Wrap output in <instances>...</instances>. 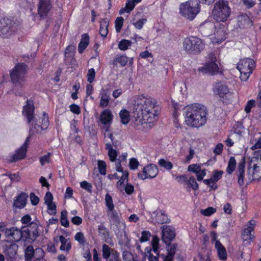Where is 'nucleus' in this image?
<instances>
[{
  "label": "nucleus",
  "mask_w": 261,
  "mask_h": 261,
  "mask_svg": "<svg viewBox=\"0 0 261 261\" xmlns=\"http://www.w3.org/2000/svg\"><path fill=\"white\" fill-rule=\"evenodd\" d=\"M98 232L99 236L106 242L109 236V232L107 228L103 224H100L98 225Z\"/></svg>",
  "instance_id": "32"
},
{
  "label": "nucleus",
  "mask_w": 261,
  "mask_h": 261,
  "mask_svg": "<svg viewBox=\"0 0 261 261\" xmlns=\"http://www.w3.org/2000/svg\"><path fill=\"white\" fill-rule=\"evenodd\" d=\"M213 90L214 93L220 97H224L227 94H231L227 86L221 82L216 83Z\"/></svg>",
  "instance_id": "19"
},
{
  "label": "nucleus",
  "mask_w": 261,
  "mask_h": 261,
  "mask_svg": "<svg viewBox=\"0 0 261 261\" xmlns=\"http://www.w3.org/2000/svg\"><path fill=\"white\" fill-rule=\"evenodd\" d=\"M61 224L65 227H69V222L67 219V212L63 210L61 213Z\"/></svg>",
  "instance_id": "39"
},
{
  "label": "nucleus",
  "mask_w": 261,
  "mask_h": 261,
  "mask_svg": "<svg viewBox=\"0 0 261 261\" xmlns=\"http://www.w3.org/2000/svg\"><path fill=\"white\" fill-rule=\"evenodd\" d=\"M18 25L8 18L0 19V36L8 37L17 30Z\"/></svg>",
  "instance_id": "9"
},
{
  "label": "nucleus",
  "mask_w": 261,
  "mask_h": 261,
  "mask_svg": "<svg viewBox=\"0 0 261 261\" xmlns=\"http://www.w3.org/2000/svg\"><path fill=\"white\" fill-rule=\"evenodd\" d=\"M124 19L122 17H118L115 20V28L117 33L120 32L123 24Z\"/></svg>",
  "instance_id": "49"
},
{
  "label": "nucleus",
  "mask_w": 261,
  "mask_h": 261,
  "mask_svg": "<svg viewBox=\"0 0 261 261\" xmlns=\"http://www.w3.org/2000/svg\"><path fill=\"white\" fill-rule=\"evenodd\" d=\"M28 196V195L23 192H22L19 194L16 199L14 202V206L18 208H22L24 207L27 203V199Z\"/></svg>",
  "instance_id": "22"
},
{
  "label": "nucleus",
  "mask_w": 261,
  "mask_h": 261,
  "mask_svg": "<svg viewBox=\"0 0 261 261\" xmlns=\"http://www.w3.org/2000/svg\"><path fill=\"white\" fill-rule=\"evenodd\" d=\"M89 43V37L87 34H84L82 35V38L79 44L78 50L79 53L82 54L87 47Z\"/></svg>",
  "instance_id": "26"
},
{
  "label": "nucleus",
  "mask_w": 261,
  "mask_h": 261,
  "mask_svg": "<svg viewBox=\"0 0 261 261\" xmlns=\"http://www.w3.org/2000/svg\"><path fill=\"white\" fill-rule=\"evenodd\" d=\"M216 211V210L213 207H208V208L201 210L200 211L201 214L204 216H210L213 214L215 213Z\"/></svg>",
  "instance_id": "52"
},
{
  "label": "nucleus",
  "mask_w": 261,
  "mask_h": 261,
  "mask_svg": "<svg viewBox=\"0 0 261 261\" xmlns=\"http://www.w3.org/2000/svg\"><path fill=\"white\" fill-rule=\"evenodd\" d=\"M135 5V3L133 2L128 0L126 3L125 7L121 9L119 11V14L122 15L125 12H129L134 9Z\"/></svg>",
  "instance_id": "37"
},
{
  "label": "nucleus",
  "mask_w": 261,
  "mask_h": 261,
  "mask_svg": "<svg viewBox=\"0 0 261 261\" xmlns=\"http://www.w3.org/2000/svg\"><path fill=\"white\" fill-rule=\"evenodd\" d=\"M108 216L111 222L117 223L119 222L118 214L114 209H113V210L108 211Z\"/></svg>",
  "instance_id": "35"
},
{
  "label": "nucleus",
  "mask_w": 261,
  "mask_h": 261,
  "mask_svg": "<svg viewBox=\"0 0 261 261\" xmlns=\"http://www.w3.org/2000/svg\"><path fill=\"white\" fill-rule=\"evenodd\" d=\"M185 110V122L189 126L199 128L205 124L207 111L203 105L192 104L186 107Z\"/></svg>",
  "instance_id": "2"
},
{
  "label": "nucleus",
  "mask_w": 261,
  "mask_h": 261,
  "mask_svg": "<svg viewBox=\"0 0 261 261\" xmlns=\"http://www.w3.org/2000/svg\"><path fill=\"white\" fill-rule=\"evenodd\" d=\"M166 244L167 245L168 253L171 254V255L174 256L176 245L175 244H171V243Z\"/></svg>",
  "instance_id": "56"
},
{
  "label": "nucleus",
  "mask_w": 261,
  "mask_h": 261,
  "mask_svg": "<svg viewBox=\"0 0 261 261\" xmlns=\"http://www.w3.org/2000/svg\"><path fill=\"white\" fill-rule=\"evenodd\" d=\"M74 239L81 245L86 243V240L84 233L82 232H78L74 236Z\"/></svg>",
  "instance_id": "48"
},
{
  "label": "nucleus",
  "mask_w": 261,
  "mask_h": 261,
  "mask_svg": "<svg viewBox=\"0 0 261 261\" xmlns=\"http://www.w3.org/2000/svg\"><path fill=\"white\" fill-rule=\"evenodd\" d=\"M156 220L158 223L163 224L168 222L167 216L163 212L158 213L156 215Z\"/></svg>",
  "instance_id": "42"
},
{
  "label": "nucleus",
  "mask_w": 261,
  "mask_h": 261,
  "mask_svg": "<svg viewBox=\"0 0 261 261\" xmlns=\"http://www.w3.org/2000/svg\"><path fill=\"white\" fill-rule=\"evenodd\" d=\"M151 236V233L149 231H143L142 232V236L140 239L141 243L147 241Z\"/></svg>",
  "instance_id": "55"
},
{
  "label": "nucleus",
  "mask_w": 261,
  "mask_h": 261,
  "mask_svg": "<svg viewBox=\"0 0 261 261\" xmlns=\"http://www.w3.org/2000/svg\"><path fill=\"white\" fill-rule=\"evenodd\" d=\"M49 122L48 116L46 114V113H44L43 114V117L42 118L41 129H46L49 125Z\"/></svg>",
  "instance_id": "46"
},
{
  "label": "nucleus",
  "mask_w": 261,
  "mask_h": 261,
  "mask_svg": "<svg viewBox=\"0 0 261 261\" xmlns=\"http://www.w3.org/2000/svg\"><path fill=\"white\" fill-rule=\"evenodd\" d=\"M215 248L217 250L219 258L221 260L226 259L227 253L225 248L219 241H217L216 242H215Z\"/></svg>",
  "instance_id": "25"
},
{
  "label": "nucleus",
  "mask_w": 261,
  "mask_h": 261,
  "mask_svg": "<svg viewBox=\"0 0 261 261\" xmlns=\"http://www.w3.org/2000/svg\"><path fill=\"white\" fill-rule=\"evenodd\" d=\"M159 164L161 167L166 169L167 170H170L173 167V165L171 162L167 161L163 159H160L159 161Z\"/></svg>",
  "instance_id": "45"
},
{
  "label": "nucleus",
  "mask_w": 261,
  "mask_h": 261,
  "mask_svg": "<svg viewBox=\"0 0 261 261\" xmlns=\"http://www.w3.org/2000/svg\"><path fill=\"white\" fill-rule=\"evenodd\" d=\"M35 249L33 246H28L24 251V257L26 261H35L34 259Z\"/></svg>",
  "instance_id": "31"
},
{
  "label": "nucleus",
  "mask_w": 261,
  "mask_h": 261,
  "mask_svg": "<svg viewBox=\"0 0 261 261\" xmlns=\"http://www.w3.org/2000/svg\"><path fill=\"white\" fill-rule=\"evenodd\" d=\"M146 21L147 20L146 18H142L138 20L136 22H134L133 25L136 28L140 30L142 28L144 24L146 22Z\"/></svg>",
  "instance_id": "58"
},
{
  "label": "nucleus",
  "mask_w": 261,
  "mask_h": 261,
  "mask_svg": "<svg viewBox=\"0 0 261 261\" xmlns=\"http://www.w3.org/2000/svg\"><path fill=\"white\" fill-rule=\"evenodd\" d=\"M95 72L93 68H91L89 69L88 73H87V81L90 83H92L95 78Z\"/></svg>",
  "instance_id": "53"
},
{
  "label": "nucleus",
  "mask_w": 261,
  "mask_h": 261,
  "mask_svg": "<svg viewBox=\"0 0 261 261\" xmlns=\"http://www.w3.org/2000/svg\"><path fill=\"white\" fill-rule=\"evenodd\" d=\"M156 99L143 95L137 96L134 100V108L137 112L140 113L142 118L136 119L135 125L136 129L146 132V128L153 126L158 118Z\"/></svg>",
  "instance_id": "1"
},
{
  "label": "nucleus",
  "mask_w": 261,
  "mask_h": 261,
  "mask_svg": "<svg viewBox=\"0 0 261 261\" xmlns=\"http://www.w3.org/2000/svg\"><path fill=\"white\" fill-rule=\"evenodd\" d=\"M158 172L157 166L151 164L145 166L143 169V173H138V177L143 180L148 178H153L156 177Z\"/></svg>",
  "instance_id": "12"
},
{
  "label": "nucleus",
  "mask_w": 261,
  "mask_h": 261,
  "mask_svg": "<svg viewBox=\"0 0 261 261\" xmlns=\"http://www.w3.org/2000/svg\"><path fill=\"white\" fill-rule=\"evenodd\" d=\"M236 160H235L233 156L230 157L229 162H228V167H227V170H226L227 172L229 174H231L232 172L233 171V170H234V169L236 168Z\"/></svg>",
  "instance_id": "40"
},
{
  "label": "nucleus",
  "mask_w": 261,
  "mask_h": 261,
  "mask_svg": "<svg viewBox=\"0 0 261 261\" xmlns=\"http://www.w3.org/2000/svg\"><path fill=\"white\" fill-rule=\"evenodd\" d=\"M23 114L27 118L29 123L32 122V125L30 126V134L28 137H30L34 134H40L42 130L41 129V126L37 124V120L34 117V103L32 100H28L27 105L23 107Z\"/></svg>",
  "instance_id": "3"
},
{
  "label": "nucleus",
  "mask_w": 261,
  "mask_h": 261,
  "mask_svg": "<svg viewBox=\"0 0 261 261\" xmlns=\"http://www.w3.org/2000/svg\"><path fill=\"white\" fill-rule=\"evenodd\" d=\"M109 20L103 19L100 22L99 33L102 37H106L108 33Z\"/></svg>",
  "instance_id": "29"
},
{
  "label": "nucleus",
  "mask_w": 261,
  "mask_h": 261,
  "mask_svg": "<svg viewBox=\"0 0 261 261\" xmlns=\"http://www.w3.org/2000/svg\"><path fill=\"white\" fill-rule=\"evenodd\" d=\"M51 8V6L50 0H39L38 12L41 17L43 18L46 16Z\"/></svg>",
  "instance_id": "18"
},
{
  "label": "nucleus",
  "mask_w": 261,
  "mask_h": 261,
  "mask_svg": "<svg viewBox=\"0 0 261 261\" xmlns=\"http://www.w3.org/2000/svg\"><path fill=\"white\" fill-rule=\"evenodd\" d=\"M106 261H121L120 258L119 254L118 252H115L113 254V256L106 260Z\"/></svg>",
  "instance_id": "64"
},
{
  "label": "nucleus",
  "mask_w": 261,
  "mask_h": 261,
  "mask_svg": "<svg viewBox=\"0 0 261 261\" xmlns=\"http://www.w3.org/2000/svg\"><path fill=\"white\" fill-rule=\"evenodd\" d=\"M226 28L224 26L218 28L215 33L214 42L221 43L226 39Z\"/></svg>",
  "instance_id": "23"
},
{
  "label": "nucleus",
  "mask_w": 261,
  "mask_h": 261,
  "mask_svg": "<svg viewBox=\"0 0 261 261\" xmlns=\"http://www.w3.org/2000/svg\"><path fill=\"white\" fill-rule=\"evenodd\" d=\"M121 172L122 173V175L120 179L117 182V186L123 187L125 180L126 179L127 180H128V172L127 171H123V170Z\"/></svg>",
  "instance_id": "51"
},
{
  "label": "nucleus",
  "mask_w": 261,
  "mask_h": 261,
  "mask_svg": "<svg viewBox=\"0 0 261 261\" xmlns=\"http://www.w3.org/2000/svg\"><path fill=\"white\" fill-rule=\"evenodd\" d=\"M162 240L165 244L171 243L175 237V230L172 226L164 225L162 227Z\"/></svg>",
  "instance_id": "13"
},
{
  "label": "nucleus",
  "mask_w": 261,
  "mask_h": 261,
  "mask_svg": "<svg viewBox=\"0 0 261 261\" xmlns=\"http://www.w3.org/2000/svg\"><path fill=\"white\" fill-rule=\"evenodd\" d=\"M100 95L101 98L99 103L100 106L102 108L106 107L108 105L110 99L108 90L102 89L100 92Z\"/></svg>",
  "instance_id": "24"
},
{
  "label": "nucleus",
  "mask_w": 261,
  "mask_h": 261,
  "mask_svg": "<svg viewBox=\"0 0 261 261\" xmlns=\"http://www.w3.org/2000/svg\"><path fill=\"white\" fill-rule=\"evenodd\" d=\"M255 103V101L253 100H249L245 108V111L247 113H249L251 108L254 106Z\"/></svg>",
  "instance_id": "63"
},
{
  "label": "nucleus",
  "mask_w": 261,
  "mask_h": 261,
  "mask_svg": "<svg viewBox=\"0 0 261 261\" xmlns=\"http://www.w3.org/2000/svg\"><path fill=\"white\" fill-rule=\"evenodd\" d=\"M30 199L31 203L33 205H36L39 201V198L35 195L34 193H31L30 194Z\"/></svg>",
  "instance_id": "61"
},
{
  "label": "nucleus",
  "mask_w": 261,
  "mask_h": 261,
  "mask_svg": "<svg viewBox=\"0 0 261 261\" xmlns=\"http://www.w3.org/2000/svg\"><path fill=\"white\" fill-rule=\"evenodd\" d=\"M254 65V61L249 58L242 59L237 65V69L241 73L240 78L242 81H246L252 72Z\"/></svg>",
  "instance_id": "8"
},
{
  "label": "nucleus",
  "mask_w": 261,
  "mask_h": 261,
  "mask_svg": "<svg viewBox=\"0 0 261 261\" xmlns=\"http://www.w3.org/2000/svg\"><path fill=\"white\" fill-rule=\"evenodd\" d=\"M22 229L25 239L34 241L39 236L38 226L36 222H31L29 225L22 227Z\"/></svg>",
  "instance_id": "11"
},
{
  "label": "nucleus",
  "mask_w": 261,
  "mask_h": 261,
  "mask_svg": "<svg viewBox=\"0 0 261 261\" xmlns=\"http://www.w3.org/2000/svg\"><path fill=\"white\" fill-rule=\"evenodd\" d=\"M104 129L105 130V133L104 134V136L106 145L107 144V143H111V142L112 145H114V143L113 142L114 138L113 134L109 130V126H106L104 127Z\"/></svg>",
  "instance_id": "33"
},
{
  "label": "nucleus",
  "mask_w": 261,
  "mask_h": 261,
  "mask_svg": "<svg viewBox=\"0 0 261 261\" xmlns=\"http://www.w3.org/2000/svg\"><path fill=\"white\" fill-rule=\"evenodd\" d=\"M245 166V158H242L241 160L239 163L237 168V175L238 177V183L240 185H243L244 184L245 179V171L244 168Z\"/></svg>",
  "instance_id": "20"
},
{
  "label": "nucleus",
  "mask_w": 261,
  "mask_h": 261,
  "mask_svg": "<svg viewBox=\"0 0 261 261\" xmlns=\"http://www.w3.org/2000/svg\"><path fill=\"white\" fill-rule=\"evenodd\" d=\"M6 237L11 241L18 242L22 238H24L23 230L18 229L16 227H13L9 229H5Z\"/></svg>",
  "instance_id": "14"
},
{
  "label": "nucleus",
  "mask_w": 261,
  "mask_h": 261,
  "mask_svg": "<svg viewBox=\"0 0 261 261\" xmlns=\"http://www.w3.org/2000/svg\"><path fill=\"white\" fill-rule=\"evenodd\" d=\"M128 62V58L124 55L115 57L113 61L112 64L114 66H117L119 64L121 66H125Z\"/></svg>",
  "instance_id": "30"
},
{
  "label": "nucleus",
  "mask_w": 261,
  "mask_h": 261,
  "mask_svg": "<svg viewBox=\"0 0 261 261\" xmlns=\"http://www.w3.org/2000/svg\"><path fill=\"white\" fill-rule=\"evenodd\" d=\"M45 253L43 249L38 248L35 249L34 259L35 261H46L44 258Z\"/></svg>",
  "instance_id": "34"
},
{
  "label": "nucleus",
  "mask_w": 261,
  "mask_h": 261,
  "mask_svg": "<svg viewBox=\"0 0 261 261\" xmlns=\"http://www.w3.org/2000/svg\"><path fill=\"white\" fill-rule=\"evenodd\" d=\"M187 183L188 186L194 190H196L198 189V185L193 176L191 177L188 180H187Z\"/></svg>",
  "instance_id": "47"
},
{
  "label": "nucleus",
  "mask_w": 261,
  "mask_h": 261,
  "mask_svg": "<svg viewBox=\"0 0 261 261\" xmlns=\"http://www.w3.org/2000/svg\"><path fill=\"white\" fill-rule=\"evenodd\" d=\"M254 227L249 226L247 228L244 230L243 233V238L244 240L252 241L253 236L251 234V232L253 231Z\"/></svg>",
  "instance_id": "36"
},
{
  "label": "nucleus",
  "mask_w": 261,
  "mask_h": 261,
  "mask_svg": "<svg viewBox=\"0 0 261 261\" xmlns=\"http://www.w3.org/2000/svg\"><path fill=\"white\" fill-rule=\"evenodd\" d=\"M261 164H255L252 167H248V178L249 181L258 180L261 178Z\"/></svg>",
  "instance_id": "16"
},
{
  "label": "nucleus",
  "mask_w": 261,
  "mask_h": 261,
  "mask_svg": "<svg viewBox=\"0 0 261 261\" xmlns=\"http://www.w3.org/2000/svg\"><path fill=\"white\" fill-rule=\"evenodd\" d=\"M27 71L28 67L24 63L16 64L10 74L12 83L16 86H21L25 80Z\"/></svg>",
  "instance_id": "7"
},
{
  "label": "nucleus",
  "mask_w": 261,
  "mask_h": 261,
  "mask_svg": "<svg viewBox=\"0 0 261 261\" xmlns=\"http://www.w3.org/2000/svg\"><path fill=\"white\" fill-rule=\"evenodd\" d=\"M98 168L99 169V171L101 174L105 175L106 174L107 165L104 161H98Z\"/></svg>",
  "instance_id": "50"
},
{
  "label": "nucleus",
  "mask_w": 261,
  "mask_h": 261,
  "mask_svg": "<svg viewBox=\"0 0 261 261\" xmlns=\"http://www.w3.org/2000/svg\"><path fill=\"white\" fill-rule=\"evenodd\" d=\"M113 115L111 112L106 109L103 111L100 115L99 120L100 122L106 126H109L111 124Z\"/></svg>",
  "instance_id": "21"
},
{
  "label": "nucleus",
  "mask_w": 261,
  "mask_h": 261,
  "mask_svg": "<svg viewBox=\"0 0 261 261\" xmlns=\"http://www.w3.org/2000/svg\"><path fill=\"white\" fill-rule=\"evenodd\" d=\"M188 170L189 171L196 173L201 170V168L198 164H191L189 166Z\"/></svg>",
  "instance_id": "57"
},
{
  "label": "nucleus",
  "mask_w": 261,
  "mask_h": 261,
  "mask_svg": "<svg viewBox=\"0 0 261 261\" xmlns=\"http://www.w3.org/2000/svg\"><path fill=\"white\" fill-rule=\"evenodd\" d=\"M121 122L124 124H126L129 121V114L128 112L126 110H121L119 114Z\"/></svg>",
  "instance_id": "38"
},
{
  "label": "nucleus",
  "mask_w": 261,
  "mask_h": 261,
  "mask_svg": "<svg viewBox=\"0 0 261 261\" xmlns=\"http://www.w3.org/2000/svg\"><path fill=\"white\" fill-rule=\"evenodd\" d=\"M115 252H117L114 249H111L108 245L104 244L102 246V257L106 260L111 258L110 256H113V254Z\"/></svg>",
  "instance_id": "27"
},
{
  "label": "nucleus",
  "mask_w": 261,
  "mask_h": 261,
  "mask_svg": "<svg viewBox=\"0 0 261 261\" xmlns=\"http://www.w3.org/2000/svg\"><path fill=\"white\" fill-rule=\"evenodd\" d=\"M106 149L108 150V155L110 160L112 162H115L116 170L117 172H122V168L121 166V161L119 159H117L118 153L116 150L112 148L111 143H107Z\"/></svg>",
  "instance_id": "15"
},
{
  "label": "nucleus",
  "mask_w": 261,
  "mask_h": 261,
  "mask_svg": "<svg viewBox=\"0 0 261 261\" xmlns=\"http://www.w3.org/2000/svg\"><path fill=\"white\" fill-rule=\"evenodd\" d=\"M132 45V41L128 40L123 39L118 44V48L121 50H125Z\"/></svg>",
  "instance_id": "41"
},
{
  "label": "nucleus",
  "mask_w": 261,
  "mask_h": 261,
  "mask_svg": "<svg viewBox=\"0 0 261 261\" xmlns=\"http://www.w3.org/2000/svg\"><path fill=\"white\" fill-rule=\"evenodd\" d=\"M59 240L61 243V246L60 247V250L68 252L71 247L69 239H66L63 236H60Z\"/></svg>",
  "instance_id": "28"
},
{
  "label": "nucleus",
  "mask_w": 261,
  "mask_h": 261,
  "mask_svg": "<svg viewBox=\"0 0 261 261\" xmlns=\"http://www.w3.org/2000/svg\"><path fill=\"white\" fill-rule=\"evenodd\" d=\"M230 8L228 2L220 0L216 2L212 11V17L217 22L225 21L230 16Z\"/></svg>",
  "instance_id": "5"
},
{
  "label": "nucleus",
  "mask_w": 261,
  "mask_h": 261,
  "mask_svg": "<svg viewBox=\"0 0 261 261\" xmlns=\"http://www.w3.org/2000/svg\"><path fill=\"white\" fill-rule=\"evenodd\" d=\"M70 111L76 114H79L81 112L80 108V107L75 105V104H72L70 106Z\"/></svg>",
  "instance_id": "62"
},
{
  "label": "nucleus",
  "mask_w": 261,
  "mask_h": 261,
  "mask_svg": "<svg viewBox=\"0 0 261 261\" xmlns=\"http://www.w3.org/2000/svg\"><path fill=\"white\" fill-rule=\"evenodd\" d=\"M80 186L82 188L86 190L87 191H88L89 193H91L92 186L90 183H89L87 181L85 180V181H82L80 183Z\"/></svg>",
  "instance_id": "54"
},
{
  "label": "nucleus",
  "mask_w": 261,
  "mask_h": 261,
  "mask_svg": "<svg viewBox=\"0 0 261 261\" xmlns=\"http://www.w3.org/2000/svg\"><path fill=\"white\" fill-rule=\"evenodd\" d=\"M238 20L240 24L243 27L250 23V19L246 14L240 15L238 18Z\"/></svg>",
  "instance_id": "43"
},
{
  "label": "nucleus",
  "mask_w": 261,
  "mask_h": 261,
  "mask_svg": "<svg viewBox=\"0 0 261 261\" xmlns=\"http://www.w3.org/2000/svg\"><path fill=\"white\" fill-rule=\"evenodd\" d=\"M184 49L191 55H198L204 48V43L199 37L190 36L186 38L182 42Z\"/></svg>",
  "instance_id": "4"
},
{
  "label": "nucleus",
  "mask_w": 261,
  "mask_h": 261,
  "mask_svg": "<svg viewBox=\"0 0 261 261\" xmlns=\"http://www.w3.org/2000/svg\"><path fill=\"white\" fill-rule=\"evenodd\" d=\"M30 142V137H28L23 145L16 151V153L13 155L12 162H16L25 158Z\"/></svg>",
  "instance_id": "17"
},
{
  "label": "nucleus",
  "mask_w": 261,
  "mask_h": 261,
  "mask_svg": "<svg viewBox=\"0 0 261 261\" xmlns=\"http://www.w3.org/2000/svg\"><path fill=\"white\" fill-rule=\"evenodd\" d=\"M105 200L106 205L108 207V211L113 210L114 209V205L113 202L112 198L109 194H107L105 196Z\"/></svg>",
  "instance_id": "44"
},
{
  "label": "nucleus",
  "mask_w": 261,
  "mask_h": 261,
  "mask_svg": "<svg viewBox=\"0 0 261 261\" xmlns=\"http://www.w3.org/2000/svg\"><path fill=\"white\" fill-rule=\"evenodd\" d=\"M219 63L216 55L213 53H211L208 55L204 66L199 69V71L205 73L215 74L219 72Z\"/></svg>",
  "instance_id": "10"
},
{
  "label": "nucleus",
  "mask_w": 261,
  "mask_h": 261,
  "mask_svg": "<svg viewBox=\"0 0 261 261\" xmlns=\"http://www.w3.org/2000/svg\"><path fill=\"white\" fill-rule=\"evenodd\" d=\"M200 6L197 0H190L180 5V14L187 19L192 20L200 12Z\"/></svg>",
  "instance_id": "6"
},
{
  "label": "nucleus",
  "mask_w": 261,
  "mask_h": 261,
  "mask_svg": "<svg viewBox=\"0 0 261 261\" xmlns=\"http://www.w3.org/2000/svg\"><path fill=\"white\" fill-rule=\"evenodd\" d=\"M139 166V162L135 158H132L129 162V167L132 170L136 169Z\"/></svg>",
  "instance_id": "60"
},
{
  "label": "nucleus",
  "mask_w": 261,
  "mask_h": 261,
  "mask_svg": "<svg viewBox=\"0 0 261 261\" xmlns=\"http://www.w3.org/2000/svg\"><path fill=\"white\" fill-rule=\"evenodd\" d=\"M223 172L222 171H214V175L212 178L214 182L217 181L220 178H221Z\"/></svg>",
  "instance_id": "59"
}]
</instances>
